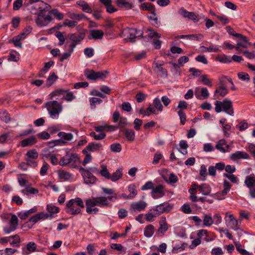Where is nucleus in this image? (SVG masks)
<instances>
[{
	"label": "nucleus",
	"mask_w": 255,
	"mask_h": 255,
	"mask_svg": "<svg viewBox=\"0 0 255 255\" xmlns=\"http://www.w3.org/2000/svg\"><path fill=\"white\" fill-rule=\"evenodd\" d=\"M10 245L12 247H18L21 242L20 238L18 235H14L9 236Z\"/></svg>",
	"instance_id": "c9c22d12"
},
{
	"label": "nucleus",
	"mask_w": 255,
	"mask_h": 255,
	"mask_svg": "<svg viewBox=\"0 0 255 255\" xmlns=\"http://www.w3.org/2000/svg\"><path fill=\"white\" fill-rule=\"evenodd\" d=\"M147 206V203L144 201H139L136 202H133L130 205L129 211L130 213L134 215L137 212H140L144 211Z\"/></svg>",
	"instance_id": "9d476101"
},
{
	"label": "nucleus",
	"mask_w": 255,
	"mask_h": 255,
	"mask_svg": "<svg viewBox=\"0 0 255 255\" xmlns=\"http://www.w3.org/2000/svg\"><path fill=\"white\" fill-rule=\"evenodd\" d=\"M128 190L130 192L129 198H134L137 194V191L135 188V186L134 184H130L128 187Z\"/></svg>",
	"instance_id": "052dcab7"
},
{
	"label": "nucleus",
	"mask_w": 255,
	"mask_h": 255,
	"mask_svg": "<svg viewBox=\"0 0 255 255\" xmlns=\"http://www.w3.org/2000/svg\"><path fill=\"white\" fill-rule=\"evenodd\" d=\"M50 13L53 15L55 18L58 20H61L64 17V14L58 11L56 9H52L50 11Z\"/></svg>",
	"instance_id": "864d4df0"
},
{
	"label": "nucleus",
	"mask_w": 255,
	"mask_h": 255,
	"mask_svg": "<svg viewBox=\"0 0 255 255\" xmlns=\"http://www.w3.org/2000/svg\"><path fill=\"white\" fill-rule=\"evenodd\" d=\"M203 38L202 34L180 35L176 36L177 39L187 38L190 40H201Z\"/></svg>",
	"instance_id": "7c9ffc66"
},
{
	"label": "nucleus",
	"mask_w": 255,
	"mask_h": 255,
	"mask_svg": "<svg viewBox=\"0 0 255 255\" xmlns=\"http://www.w3.org/2000/svg\"><path fill=\"white\" fill-rule=\"evenodd\" d=\"M58 136L61 138V139L56 140V142H60L61 143H65L67 141L72 139L73 135L71 133H66L63 131L59 132Z\"/></svg>",
	"instance_id": "4be33fe9"
},
{
	"label": "nucleus",
	"mask_w": 255,
	"mask_h": 255,
	"mask_svg": "<svg viewBox=\"0 0 255 255\" xmlns=\"http://www.w3.org/2000/svg\"><path fill=\"white\" fill-rule=\"evenodd\" d=\"M45 4L43 2L41 1L39 3L32 5L29 8L30 12L32 14L40 15L39 13L44 9L43 5Z\"/></svg>",
	"instance_id": "412c9836"
},
{
	"label": "nucleus",
	"mask_w": 255,
	"mask_h": 255,
	"mask_svg": "<svg viewBox=\"0 0 255 255\" xmlns=\"http://www.w3.org/2000/svg\"><path fill=\"white\" fill-rule=\"evenodd\" d=\"M216 60L222 63H230L232 62V58L230 56L225 54L218 55L216 57Z\"/></svg>",
	"instance_id": "e433bc0d"
},
{
	"label": "nucleus",
	"mask_w": 255,
	"mask_h": 255,
	"mask_svg": "<svg viewBox=\"0 0 255 255\" xmlns=\"http://www.w3.org/2000/svg\"><path fill=\"white\" fill-rule=\"evenodd\" d=\"M24 2L22 0H16L13 3V9L14 10H18L23 5Z\"/></svg>",
	"instance_id": "69168bd1"
},
{
	"label": "nucleus",
	"mask_w": 255,
	"mask_h": 255,
	"mask_svg": "<svg viewBox=\"0 0 255 255\" xmlns=\"http://www.w3.org/2000/svg\"><path fill=\"white\" fill-rule=\"evenodd\" d=\"M77 4L82 8V10L87 13H92V8L89 4L83 0H79L77 2Z\"/></svg>",
	"instance_id": "473e14b6"
},
{
	"label": "nucleus",
	"mask_w": 255,
	"mask_h": 255,
	"mask_svg": "<svg viewBox=\"0 0 255 255\" xmlns=\"http://www.w3.org/2000/svg\"><path fill=\"white\" fill-rule=\"evenodd\" d=\"M193 186L195 187V188L198 187L199 191L204 195H209L211 192V188L209 185L204 183L198 186L196 184H193Z\"/></svg>",
	"instance_id": "c756f323"
},
{
	"label": "nucleus",
	"mask_w": 255,
	"mask_h": 255,
	"mask_svg": "<svg viewBox=\"0 0 255 255\" xmlns=\"http://www.w3.org/2000/svg\"><path fill=\"white\" fill-rule=\"evenodd\" d=\"M90 135L91 136L93 137L94 138V139L96 140H102V139H104L106 136L105 133H104V132H102V133H100L99 134H96L94 132H92L90 133Z\"/></svg>",
	"instance_id": "680f3d73"
},
{
	"label": "nucleus",
	"mask_w": 255,
	"mask_h": 255,
	"mask_svg": "<svg viewBox=\"0 0 255 255\" xmlns=\"http://www.w3.org/2000/svg\"><path fill=\"white\" fill-rule=\"evenodd\" d=\"M65 92L66 90L59 89L51 93L49 96L51 99H53L55 97H57V99H64Z\"/></svg>",
	"instance_id": "2f4dec72"
},
{
	"label": "nucleus",
	"mask_w": 255,
	"mask_h": 255,
	"mask_svg": "<svg viewBox=\"0 0 255 255\" xmlns=\"http://www.w3.org/2000/svg\"><path fill=\"white\" fill-rule=\"evenodd\" d=\"M85 207L82 199L77 197L70 199L67 203L65 207L66 212L73 215L80 214L81 209Z\"/></svg>",
	"instance_id": "f03ea898"
},
{
	"label": "nucleus",
	"mask_w": 255,
	"mask_h": 255,
	"mask_svg": "<svg viewBox=\"0 0 255 255\" xmlns=\"http://www.w3.org/2000/svg\"><path fill=\"white\" fill-rule=\"evenodd\" d=\"M178 13L184 17L188 18L189 19L192 20L194 22L198 21L197 17L194 12L188 11L183 7L181 8L179 10Z\"/></svg>",
	"instance_id": "aec40b11"
},
{
	"label": "nucleus",
	"mask_w": 255,
	"mask_h": 255,
	"mask_svg": "<svg viewBox=\"0 0 255 255\" xmlns=\"http://www.w3.org/2000/svg\"><path fill=\"white\" fill-rule=\"evenodd\" d=\"M37 142V139L36 137L32 135L28 138H26L23 140H22L20 142L21 145L22 147H26L28 146H31Z\"/></svg>",
	"instance_id": "c85d7f7f"
},
{
	"label": "nucleus",
	"mask_w": 255,
	"mask_h": 255,
	"mask_svg": "<svg viewBox=\"0 0 255 255\" xmlns=\"http://www.w3.org/2000/svg\"><path fill=\"white\" fill-rule=\"evenodd\" d=\"M0 118L4 122L7 123L10 121V117L8 113L5 111L0 112Z\"/></svg>",
	"instance_id": "13d9d810"
},
{
	"label": "nucleus",
	"mask_w": 255,
	"mask_h": 255,
	"mask_svg": "<svg viewBox=\"0 0 255 255\" xmlns=\"http://www.w3.org/2000/svg\"><path fill=\"white\" fill-rule=\"evenodd\" d=\"M50 117L53 119H57L59 114L63 110V106L61 103L58 102L56 100H52L47 102L45 104Z\"/></svg>",
	"instance_id": "20e7f679"
},
{
	"label": "nucleus",
	"mask_w": 255,
	"mask_h": 255,
	"mask_svg": "<svg viewBox=\"0 0 255 255\" xmlns=\"http://www.w3.org/2000/svg\"><path fill=\"white\" fill-rule=\"evenodd\" d=\"M75 96L74 95L72 92L69 91V89L66 90V92L64 97L65 99L67 102H71L75 99Z\"/></svg>",
	"instance_id": "3c124183"
},
{
	"label": "nucleus",
	"mask_w": 255,
	"mask_h": 255,
	"mask_svg": "<svg viewBox=\"0 0 255 255\" xmlns=\"http://www.w3.org/2000/svg\"><path fill=\"white\" fill-rule=\"evenodd\" d=\"M203 223L204 226L210 227L214 223V221L211 216L205 215L203 216Z\"/></svg>",
	"instance_id": "a18cd8bd"
},
{
	"label": "nucleus",
	"mask_w": 255,
	"mask_h": 255,
	"mask_svg": "<svg viewBox=\"0 0 255 255\" xmlns=\"http://www.w3.org/2000/svg\"><path fill=\"white\" fill-rule=\"evenodd\" d=\"M223 186L224 189L222 191V194L223 195H226L230 191L231 185L228 181L225 180L224 181Z\"/></svg>",
	"instance_id": "6e6d98bb"
},
{
	"label": "nucleus",
	"mask_w": 255,
	"mask_h": 255,
	"mask_svg": "<svg viewBox=\"0 0 255 255\" xmlns=\"http://www.w3.org/2000/svg\"><path fill=\"white\" fill-rule=\"evenodd\" d=\"M162 64H159L157 62H154L153 66L154 67V71L157 73L161 77H167V70L162 67Z\"/></svg>",
	"instance_id": "6ab92c4d"
},
{
	"label": "nucleus",
	"mask_w": 255,
	"mask_h": 255,
	"mask_svg": "<svg viewBox=\"0 0 255 255\" xmlns=\"http://www.w3.org/2000/svg\"><path fill=\"white\" fill-rule=\"evenodd\" d=\"M37 211V208L36 207H34L33 208L29 209L25 212H19L18 214V217L21 220L26 219L31 214L35 213Z\"/></svg>",
	"instance_id": "f704fd0d"
},
{
	"label": "nucleus",
	"mask_w": 255,
	"mask_h": 255,
	"mask_svg": "<svg viewBox=\"0 0 255 255\" xmlns=\"http://www.w3.org/2000/svg\"><path fill=\"white\" fill-rule=\"evenodd\" d=\"M229 158L233 161H236L240 159H248L249 158V155L245 151H237L231 154Z\"/></svg>",
	"instance_id": "f3484780"
},
{
	"label": "nucleus",
	"mask_w": 255,
	"mask_h": 255,
	"mask_svg": "<svg viewBox=\"0 0 255 255\" xmlns=\"http://www.w3.org/2000/svg\"><path fill=\"white\" fill-rule=\"evenodd\" d=\"M87 77L91 80L104 79L106 77L107 71L95 72L93 70L87 69L85 71Z\"/></svg>",
	"instance_id": "9b49d317"
},
{
	"label": "nucleus",
	"mask_w": 255,
	"mask_h": 255,
	"mask_svg": "<svg viewBox=\"0 0 255 255\" xmlns=\"http://www.w3.org/2000/svg\"><path fill=\"white\" fill-rule=\"evenodd\" d=\"M18 220L15 215H12L9 222V226H5L3 228L5 234H9L15 231L18 228Z\"/></svg>",
	"instance_id": "6e6552de"
},
{
	"label": "nucleus",
	"mask_w": 255,
	"mask_h": 255,
	"mask_svg": "<svg viewBox=\"0 0 255 255\" xmlns=\"http://www.w3.org/2000/svg\"><path fill=\"white\" fill-rule=\"evenodd\" d=\"M173 205L168 203H163L157 205L155 207L152 208L156 214H158V216L163 213L169 212L173 208Z\"/></svg>",
	"instance_id": "f8f14e48"
},
{
	"label": "nucleus",
	"mask_w": 255,
	"mask_h": 255,
	"mask_svg": "<svg viewBox=\"0 0 255 255\" xmlns=\"http://www.w3.org/2000/svg\"><path fill=\"white\" fill-rule=\"evenodd\" d=\"M246 185L250 189L255 185V176L254 174L247 176L245 180Z\"/></svg>",
	"instance_id": "72a5a7b5"
},
{
	"label": "nucleus",
	"mask_w": 255,
	"mask_h": 255,
	"mask_svg": "<svg viewBox=\"0 0 255 255\" xmlns=\"http://www.w3.org/2000/svg\"><path fill=\"white\" fill-rule=\"evenodd\" d=\"M225 220L227 227L233 230L239 229L242 222V219L237 220L233 214L229 212L225 213Z\"/></svg>",
	"instance_id": "423d86ee"
},
{
	"label": "nucleus",
	"mask_w": 255,
	"mask_h": 255,
	"mask_svg": "<svg viewBox=\"0 0 255 255\" xmlns=\"http://www.w3.org/2000/svg\"><path fill=\"white\" fill-rule=\"evenodd\" d=\"M103 192L107 194L112 195V196L105 197L104 196L92 197L87 199L85 201L86 206V212L89 214H96L99 212V209L94 207L96 206L100 207H104L109 204L108 200L114 201L118 198L116 194H114V191L112 189L103 188Z\"/></svg>",
	"instance_id": "f257e3e1"
},
{
	"label": "nucleus",
	"mask_w": 255,
	"mask_h": 255,
	"mask_svg": "<svg viewBox=\"0 0 255 255\" xmlns=\"http://www.w3.org/2000/svg\"><path fill=\"white\" fill-rule=\"evenodd\" d=\"M197 236L205 241L206 242L213 241L215 240V237L213 234L209 232L207 230L201 229L197 231Z\"/></svg>",
	"instance_id": "ddd939ff"
},
{
	"label": "nucleus",
	"mask_w": 255,
	"mask_h": 255,
	"mask_svg": "<svg viewBox=\"0 0 255 255\" xmlns=\"http://www.w3.org/2000/svg\"><path fill=\"white\" fill-rule=\"evenodd\" d=\"M122 170V168L117 169L116 172L111 174L109 179L111 180L113 182H115L120 179L123 175Z\"/></svg>",
	"instance_id": "ea45409f"
},
{
	"label": "nucleus",
	"mask_w": 255,
	"mask_h": 255,
	"mask_svg": "<svg viewBox=\"0 0 255 255\" xmlns=\"http://www.w3.org/2000/svg\"><path fill=\"white\" fill-rule=\"evenodd\" d=\"M102 148V145L98 142H91L88 144L86 148L83 150L84 153L87 152V150L91 152L97 151Z\"/></svg>",
	"instance_id": "b1692460"
},
{
	"label": "nucleus",
	"mask_w": 255,
	"mask_h": 255,
	"mask_svg": "<svg viewBox=\"0 0 255 255\" xmlns=\"http://www.w3.org/2000/svg\"><path fill=\"white\" fill-rule=\"evenodd\" d=\"M35 22L37 26L40 27L45 26L48 25L46 20L44 18V16L41 15H38L35 18Z\"/></svg>",
	"instance_id": "a19ab883"
},
{
	"label": "nucleus",
	"mask_w": 255,
	"mask_h": 255,
	"mask_svg": "<svg viewBox=\"0 0 255 255\" xmlns=\"http://www.w3.org/2000/svg\"><path fill=\"white\" fill-rule=\"evenodd\" d=\"M146 113L145 114L146 116H149L151 114H158L157 110L155 109V108L153 106V105L150 104L148 107L146 109Z\"/></svg>",
	"instance_id": "bf43d9fd"
},
{
	"label": "nucleus",
	"mask_w": 255,
	"mask_h": 255,
	"mask_svg": "<svg viewBox=\"0 0 255 255\" xmlns=\"http://www.w3.org/2000/svg\"><path fill=\"white\" fill-rule=\"evenodd\" d=\"M104 35V32L101 30H91L89 31V39H102Z\"/></svg>",
	"instance_id": "a878e982"
},
{
	"label": "nucleus",
	"mask_w": 255,
	"mask_h": 255,
	"mask_svg": "<svg viewBox=\"0 0 255 255\" xmlns=\"http://www.w3.org/2000/svg\"><path fill=\"white\" fill-rule=\"evenodd\" d=\"M216 148L222 153L229 152L234 147L233 143H228L224 139L219 140L215 146Z\"/></svg>",
	"instance_id": "1a4fd4ad"
},
{
	"label": "nucleus",
	"mask_w": 255,
	"mask_h": 255,
	"mask_svg": "<svg viewBox=\"0 0 255 255\" xmlns=\"http://www.w3.org/2000/svg\"><path fill=\"white\" fill-rule=\"evenodd\" d=\"M141 8L144 10L151 11L153 9L154 6L150 3L144 2L141 4Z\"/></svg>",
	"instance_id": "774afa93"
},
{
	"label": "nucleus",
	"mask_w": 255,
	"mask_h": 255,
	"mask_svg": "<svg viewBox=\"0 0 255 255\" xmlns=\"http://www.w3.org/2000/svg\"><path fill=\"white\" fill-rule=\"evenodd\" d=\"M199 80L204 85L210 87H211L213 86L212 80L208 78V75H207L205 74L201 75Z\"/></svg>",
	"instance_id": "58836bf2"
},
{
	"label": "nucleus",
	"mask_w": 255,
	"mask_h": 255,
	"mask_svg": "<svg viewBox=\"0 0 255 255\" xmlns=\"http://www.w3.org/2000/svg\"><path fill=\"white\" fill-rule=\"evenodd\" d=\"M153 104L156 110L160 112L163 110V106L161 104L160 100L158 98H155L153 101Z\"/></svg>",
	"instance_id": "5fc2aeb1"
},
{
	"label": "nucleus",
	"mask_w": 255,
	"mask_h": 255,
	"mask_svg": "<svg viewBox=\"0 0 255 255\" xmlns=\"http://www.w3.org/2000/svg\"><path fill=\"white\" fill-rule=\"evenodd\" d=\"M79 171L83 178L84 182L86 184H94L97 181V178L93 173H90L88 170L85 169V168L81 167L79 169Z\"/></svg>",
	"instance_id": "0eeeda50"
},
{
	"label": "nucleus",
	"mask_w": 255,
	"mask_h": 255,
	"mask_svg": "<svg viewBox=\"0 0 255 255\" xmlns=\"http://www.w3.org/2000/svg\"><path fill=\"white\" fill-rule=\"evenodd\" d=\"M155 231V228L152 225H148L144 229V235L147 238L152 236Z\"/></svg>",
	"instance_id": "4c0bfd02"
},
{
	"label": "nucleus",
	"mask_w": 255,
	"mask_h": 255,
	"mask_svg": "<svg viewBox=\"0 0 255 255\" xmlns=\"http://www.w3.org/2000/svg\"><path fill=\"white\" fill-rule=\"evenodd\" d=\"M156 217H158V214H156L152 209H150L148 213L145 215V220L150 222L154 221Z\"/></svg>",
	"instance_id": "c03bdc74"
},
{
	"label": "nucleus",
	"mask_w": 255,
	"mask_h": 255,
	"mask_svg": "<svg viewBox=\"0 0 255 255\" xmlns=\"http://www.w3.org/2000/svg\"><path fill=\"white\" fill-rule=\"evenodd\" d=\"M37 251V245L33 242H30L27 244L26 247L22 248V254L23 255H29L32 253Z\"/></svg>",
	"instance_id": "dca6fc26"
},
{
	"label": "nucleus",
	"mask_w": 255,
	"mask_h": 255,
	"mask_svg": "<svg viewBox=\"0 0 255 255\" xmlns=\"http://www.w3.org/2000/svg\"><path fill=\"white\" fill-rule=\"evenodd\" d=\"M26 158L36 159L38 156V154L35 149L28 150L26 154Z\"/></svg>",
	"instance_id": "603ef678"
},
{
	"label": "nucleus",
	"mask_w": 255,
	"mask_h": 255,
	"mask_svg": "<svg viewBox=\"0 0 255 255\" xmlns=\"http://www.w3.org/2000/svg\"><path fill=\"white\" fill-rule=\"evenodd\" d=\"M178 115L180 118V123L182 125L185 124L186 121V116L185 113L181 110L178 112Z\"/></svg>",
	"instance_id": "338daca9"
},
{
	"label": "nucleus",
	"mask_w": 255,
	"mask_h": 255,
	"mask_svg": "<svg viewBox=\"0 0 255 255\" xmlns=\"http://www.w3.org/2000/svg\"><path fill=\"white\" fill-rule=\"evenodd\" d=\"M79 162V158L76 153H67L62 157L59 163L61 166L68 165L71 168H75Z\"/></svg>",
	"instance_id": "39448f33"
},
{
	"label": "nucleus",
	"mask_w": 255,
	"mask_h": 255,
	"mask_svg": "<svg viewBox=\"0 0 255 255\" xmlns=\"http://www.w3.org/2000/svg\"><path fill=\"white\" fill-rule=\"evenodd\" d=\"M151 195L154 199L162 197L165 195L164 186L159 184L154 187L151 192Z\"/></svg>",
	"instance_id": "4468645a"
},
{
	"label": "nucleus",
	"mask_w": 255,
	"mask_h": 255,
	"mask_svg": "<svg viewBox=\"0 0 255 255\" xmlns=\"http://www.w3.org/2000/svg\"><path fill=\"white\" fill-rule=\"evenodd\" d=\"M116 3L119 8L126 10L130 9L133 7L132 4L126 0H116Z\"/></svg>",
	"instance_id": "cd10ccee"
},
{
	"label": "nucleus",
	"mask_w": 255,
	"mask_h": 255,
	"mask_svg": "<svg viewBox=\"0 0 255 255\" xmlns=\"http://www.w3.org/2000/svg\"><path fill=\"white\" fill-rule=\"evenodd\" d=\"M46 209L49 213V214H51L52 217L53 215L58 213L59 212V208L52 204H48L46 207Z\"/></svg>",
	"instance_id": "49530a36"
},
{
	"label": "nucleus",
	"mask_w": 255,
	"mask_h": 255,
	"mask_svg": "<svg viewBox=\"0 0 255 255\" xmlns=\"http://www.w3.org/2000/svg\"><path fill=\"white\" fill-rule=\"evenodd\" d=\"M102 169L100 171L99 174L107 179H109L111 174L109 172L107 166L104 165L101 166Z\"/></svg>",
	"instance_id": "8fccbe9b"
},
{
	"label": "nucleus",
	"mask_w": 255,
	"mask_h": 255,
	"mask_svg": "<svg viewBox=\"0 0 255 255\" xmlns=\"http://www.w3.org/2000/svg\"><path fill=\"white\" fill-rule=\"evenodd\" d=\"M221 85L218 87L214 92V96L218 98V96L224 97L228 93V90L222 82L220 83Z\"/></svg>",
	"instance_id": "bb28decb"
},
{
	"label": "nucleus",
	"mask_w": 255,
	"mask_h": 255,
	"mask_svg": "<svg viewBox=\"0 0 255 255\" xmlns=\"http://www.w3.org/2000/svg\"><path fill=\"white\" fill-rule=\"evenodd\" d=\"M215 110L219 113L224 112L231 116L234 115V110L232 101L228 99H225L223 101H216L215 102Z\"/></svg>",
	"instance_id": "7ed1b4c3"
},
{
	"label": "nucleus",
	"mask_w": 255,
	"mask_h": 255,
	"mask_svg": "<svg viewBox=\"0 0 255 255\" xmlns=\"http://www.w3.org/2000/svg\"><path fill=\"white\" fill-rule=\"evenodd\" d=\"M127 31L128 34V39L129 41L131 42H134L135 41L133 40V39L142 35V32L141 31L137 30L135 28H129L127 30Z\"/></svg>",
	"instance_id": "a211bd4d"
},
{
	"label": "nucleus",
	"mask_w": 255,
	"mask_h": 255,
	"mask_svg": "<svg viewBox=\"0 0 255 255\" xmlns=\"http://www.w3.org/2000/svg\"><path fill=\"white\" fill-rule=\"evenodd\" d=\"M159 224L160 226L158 229L157 233L161 236H163L168 229L165 217H162L159 221Z\"/></svg>",
	"instance_id": "5701e85b"
},
{
	"label": "nucleus",
	"mask_w": 255,
	"mask_h": 255,
	"mask_svg": "<svg viewBox=\"0 0 255 255\" xmlns=\"http://www.w3.org/2000/svg\"><path fill=\"white\" fill-rule=\"evenodd\" d=\"M223 186L224 189L222 191V194L223 195H226L230 191L231 185L228 181L225 180L224 181Z\"/></svg>",
	"instance_id": "4d7b16f0"
},
{
	"label": "nucleus",
	"mask_w": 255,
	"mask_h": 255,
	"mask_svg": "<svg viewBox=\"0 0 255 255\" xmlns=\"http://www.w3.org/2000/svg\"><path fill=\"white\" fill-rule=\"evenodd\" d=\"M54 62L50 61L45 64L44 67L40 70L39 75L40 77H43V75L49 70L50 68L53 66Z\"/></svg>",
	"instance_id": "de8ad7c7"
},
{
	"label": "nucleus",
	"mask_w": 255,
	"mask_h": 255,
	"mask_svg": "<svg viewBox=\"0 0 255 255\" xmlns=\"http://www.w3.org/2000/svg\"><path fill=\"white\" fill-rule=\"evenodd\" d=\"M58 79L54 73L51 74L47 78V86H51Z\"/></svg>",
	"instance_id": "0e129e2a"
},
{
	"label": "nucleus",
	"mask_w": 255,
	"mask_h": 255,
	"mask_svg": "<svg viewBox=\"0 0 255 255\" xmlns=\"http://www.w3.org/2000/svg\"><path fill=\"white\" fill-rule=\"evenodd\" d=\"M236 36L239 38L238 42L237 43L238 46L243 48H247L250 45V43L247 37L239 33H236Z\"/></svg>",
	"instance_id": "393cba45"
},
{
	"label": "nucleus",
	"mask_w": 255,
	"mask_h": 255,
	"mask_svg": "<svg viewBox=\"0 0 255 255\" xmlns=\"http://www.w3.org/2000/svg\"><path fill=\"white\" fill-rule=\"evenodd\" d=\"M195 95L197 99L204 100L209 97V92L206 87H197L195 89Z\"/></svg>",
	"instance_id": "2eb2a0df"
},
{
	"label": "nucleus",
	"mask_w": 255,
	"mask_h": 255,
	"mask_svg": "<svg viewBox=\"0 0 255 255\" xmlns=\"http://www.w3.org/2000/svg\"><path fill=\"white\" fill-rule=\"evenodd\" d=\"M125 135L127 139L130 141H133L135 138V132L132 129H127L125 131Z\"/></svg>",
	"instance_id": "09e8293b"
},
{
	"label": "nucleus",
	"mask_w": 255,
	"mask_h": 255,
	"mask_svg": "<svg viewBox=\"0 0 255 255\" xmlns=\"http://www.w3.org/2000/svg\"><path fill=\"white\" fill-rule=\"evenodd\" d=\"M55 36L59 40L58 45L60 46L62 45L65 42V37L63 33L60 31H57L55 33Z\"/></svg>",
	"instance_id": "e2e57ef3"
},
{
	"label": "nucleus",
	"mask_w": 255,
	"mask_h": 255,
	"mask_svg": "<svg viewBox=\"0 0 255 255\" xmlns=\"http://www.w3.org/2000/svg\"><path fill=\"white\" fill-rule=\"evenodd\" d=\"M85 35L83 33H80L78 35L75 34H71L70 36V39L73 41L75 43L80 42L84 38Z\"/></svg>",
	"instance_id": "79ce46f5"
},
{
	"label": "nucleus",
	"mask_w": 255,
	"mask_h": 255,
	"mask_svg": "<svg viewBox=\"0 0 255 255\" xmlns=\"http://www.w3.org/2000/svg\"><path fill=\"white\" fill-rule=\"evenodd\" d=\"M58 175L60 179L64 180H69L72 177V175L71 173L64 170H59L58 171Z\"/></svg>",
	"instance_id": "37998d69"
}]
</instances>
